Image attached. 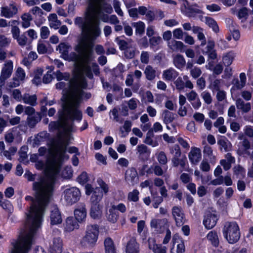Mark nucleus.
I'll use <instances>...</instances> for the list:
<instances>
[{"mask_svg":"<svg viewBox=\"0 0 253 253\" xmlns=\"http://www.w3.org/2000/svg\"><path fill=\"white\" fill-rule=\"evenodd\" d=\"M55 163V160L53 161L52 166L45 171L48 179H46L44 177H41L40 182L36 181L33 183V190L35 191L36 198L34 199L33 197L28 195L25 197L26 201L32 202L30 210V213L29 215H36V216H40L43 215L53 191L54 183L50 182L49 179L52 177L54 172L55 169L54 165Z\"/></svg>","mask_w":253,"mask_h":253,"instance_id":"f257e3e1","label":"nucleus"},{"mask_svg":"<svg viewBox=\"0 0 253 253\" xmlns=\"http://www.w3.org/2000/svg\"><path fill=\"white\" fill-rule=\"evenodd\" d=\"M100 22L98 19H95L92 23L90 27L87 28V31L89 32L92 39L85 38L78 44L75 46L74 49L80 54L83 51L86 50L87 53L84 56L83 64L82 71L89 80L94 78L93 73L96 76H98L100 73V68L96 62H92L91 66L90 64L94 59L93 47L94 40L100 36L101 33L100 28Z\"/></svg>","mask_w":253,"mask_h":253,"instance_id":"f03ea898","label":"nucleus"},{"mask_svg":"<svg viewBox=\"0 0 253 253\" xmlns=\"http://www.w3.org/2000/svg\"><path fill=\"white\" fill-rule=\"evenodd\" d=\"M42 216L28 215V218L32 220V225L26 234L19 237L14 246V248H17V252L18 253H28L31 250L34 240V237L40 226Z\"/></svg>","mask_w":253,"mask_h":253,"instance_id":"7ed1b4c3","label":"nucleus"},{"mask_svg":"<svg viewBox=\"0 0 253 253\" xmlns=\"http://www.w3.org/2000/svg\"><path fill=\"white\" fill-rule=\"evenodd\" d=\"M71 87L74 89L76 93L74 96L72 107L65 109L67 117L69 120L80 122L83 118V114L82 111L80 109V107L83 100L84 91L79 89L77 81L72 82Z\"/></svg>","mask_w":253,"mask_h":253,"instance_id":"20e7f679","label":"nucleus"},{"mask_svg":"<svg viewBox=\"0 0 253 253\" xmlns=\"http://www.w3.org/2000/svg\"><path fill=\"white\" fill-rule=\"evenodd\" d=\"M222 233L224 238L230 244L236 243L241 237L239 226L235 221L226 222L223 228Z\"/></svg>","mask_w":253,"mask_h":253,"instance_id":"39448f33","label":"nucleus"},{"mask_svg":"<svg viewBox=\"0 0 253 253\" xmlns=\"http://www.w3.org/2000/svg\"><path fill=\"white\" fill-rule=\"evenodd\" d=\"M99 226L97 224L87 226L85 235L83 237L81 243L84 246L94 247L98 240Z\"/></svg>","mask_w":253,"mask_h":253,"instance_id":"423d86ee","label":"nucleus"},{"mask_svg":"<svg viewBox=\"0 0 253 253\" xmlns=\"http://www.w3.org/2000/svg\"><path fill=\"white\" fill-rule=\"evenodd\" d=\"M63 196L66 205L72 206L80 200L81 192L78 188L72 187L65 189L63 192Z\"/></svg>","mask_w":253,"mask_h":253,"instance_id":"0eeeda50","label":"nucleus"},{"mask_svg":"<svg viewBox=\"0 0 253 253\" xmlns=\"http://www.w3.org/2000/svg\"><path fill=\"white\" fill-rule=\"evenodd\" d=\"M218 219L216 214L209 211L204 215L203 223L206 229H211L216 225Z\"/></svg>","mask_w":253,"mask_h":253,"instance_id":"6e6552de","label":"nucleus"},{"mask_svg":"<svg viewBox=\"0 0 253 253\" xmlns=\"http://www.w3.org/2000/svg\"><path fill=\"white\" fill-rule=\"evenodd\" d=\"M125 180L130 184L134 186L139 182V177L136 169L131 167L128 168L125 172Z\"/></svg>","mask_w":253,"mask_h":253,"instance_id":"1a4fd4ad","label":"nucleus"},{"mask_svg":"<svg viewBox=\"0 0 253 253\" xmlns=\"http://www.w3.org/2000/svg\"><path fill=\"white\" fill-rule=\"evenodd\" d=\"M50 224L52 226L61 224L62 222V218L61 211L56 205L53 207L50 213Z\"/></svg>","mask_w":253,"mask_h":253,"instance_id":"9d476101","label":"nucleus"},{"mask_svg":"<svg viewBox=\"0 0 253 253\" xmlns=\"http://www.w3.org/2000/svg\"><path fill=\"white\" fill-rule=\"evenodd\" d=\"M57 144L59 146V149L61 151L60 154V159L62 160L64 159L66 160L69 158L68 155L65 154L67 146L69 145V142L68 140H65L61 136H59L58 139L56 141Z\"/></svg>","mask_w":253,"mask_h":253,"instance_id":"9b49d317","label":"nucleus"},{"mask_svg":"<svg viewBox=\"0 0 253 253\" xmlns=\"http://www.w3.org/2000/svg\"><path fill=\"white\" fill-rule=\"evenodd\" d=\"M167 224V220L163 219H152L150 222V225L152 228H155L158 232L161 233L164 232Z\"/></svg>","mask_w":253,"mask_h":253,"instance_id":"f8f14e48","label":"nucleus"},{"mask_svg":"<svg viewBox=\"0 0 253 253\" xmlns=\"http://www.w3.org/2000/svg\"><path fill=\"white\" fill-rule=\"evenodd\" d=\"M180 157L173 156L171 159V162L172 166L175 168L178 167L179 166L180 167V171H186L185 168L186 164L188 163L186 156L184 155L180 159Z\"/></svg>","mask_w":253,"mask_h":253,"instance_id":"ddd939ff","label":"nucleus"},{"mask_svg":"<svg viewBox=\"0 0 253 253\" xmlns=\"http://www.w3.org/2000/svg\"><path fill=\"white\" fill-rule=\"evenodd\" d=\"M13 63L11 61L7 62L4 66L2 68L0 76V80L1 82L4 81L9 78L12 73Z\"/></svg>","mask_w":253,"mask_h":253,"instance_id":"4468645a","label":"nucleus"},{"mask_svg":"<svg viewBox=\"0 0 253 253\" xmlns=\"http://www.w3.org/2000/svg\"><path fill=\"white\" fill-rule=\"evenodd\" d=\"M190 162L192 164L196 165L201 160V150L199 148L192 147L188 155Z\"/></svg>","mask_w":253,"mask_h":253,"instance_id":"2eb2a0df","label":"nucleus"},{"mask_svg":"<svg viewBox=\"0 0 253 253\" xmlns=\"http://www.w3.org/2000/svg\"><path fill=\"white\" fill-rule=\"evenodd\" d=\"M172 214L174 218L176 225L180 227L184 223L183 218L184 213L182 212L180 207L174 206L172 209Z\"/></svg>","mask_w":253,"mask_h":253,"instance_id":"dca6fc26","label":"nucleus"},{"mask_svg":"<svg viewBox=\"0 0 253 253\" xmlns=\"http://www.w3.org/2000/svg\"><path fill=\"white\" fill-rule=\"evenodd\" d=\"M10 6L11 7V8H9L7 6L1 8V15L2 16H4L7 18H10L12 17L17 13L18 9L15 5L11 4Z\"/></svg>","mask_w":253,"mask_h":253,"instance_id":"f3484780","label":"nucleus"},{"mask_svg":"<svg viewBox=\"0 0 253 253\" xmlns=\"http://www.w3.org/2000/svg\"><path fill=\"white\" fill-rule=\"evenodd\" d=\"M74 216L78 222L84 221L86 216V210L85 206H82L76 208L74 210Z\"/></svg>","mask_w":253,"mask_h":253,"instance_id":"a211bd4d","label":"nucleus"},{"mask_svg":"<svg viewBox=\"0 0 253 253\" xmlns=\"http://www.w3.org/2000/svg\"><path fill=\"white\" fill-rule=\"evenodd\" d=\"M103 194L100 188L96 187L94 188L91 198L90 203L92 205H100L99 203L103 198Z\"/></svg>","mask_w":253,"mask_h":253,"instance_id":"6ab92c4d","label":"nucleus"},{"mask_svg":"<svg viewBox=\"0 0 253 253\" xmlns=\"http://www.w3.org/2000/svg\"><path fill=\"white\" fill-rule=\"evenodd\" d=\"M78 222L73 216L68 217L66 220L65 229L67 232H71L79 227Z\"/></svg>","mask_w":253,"mask_h":253,"instance_id":"aec40b11","label":"nucleus"},{"mask_svg":"<svg viewBox=\"0 0 253 253\" xmlns=\"http://www.w3.org/2000/svg\"><path fill=\"white\" fill-rule=\"evenodd\" d=\"M104 246L105 253H117V250L112 239L107 237L104 241Z\"/></svg>","mask_w":253,"mask_h":253,"instance_id":"412c9836","label":"nucleus"},{"mask_svg":"<svg viewBox=\"0 0 253 253\" xmlns=\"http://www.w3.org/2000/svg\"><path fill=\"white\" fill-rule=\"evenodd\" d=\"M63 250L62 240L60 237L54 238L51 247V253H62Z\"/></svg>","mask_w":253,"mask_h":253,"instance_id":"4be33fe9","label":"nucleus"},{"mask_svg":"<svg viewBox=\"0 0 253 253\" xmlns=\"http://www.w3.org/2000/svg\"><path fill=\"white\" fill-rule=\"evenodd\" d=\"M207 238L213 247L217 248L219 246V240L217 232L216 231H210L207 235Z\"/></svg>","mask_w":253,"mask_h":253,"instance_id":"5701e85b","label":"nucleus"},{"mask_svg":"<svg viewBox=\"0 0 253 253\" xmlns=\"http://www.w3.org/2000/svg\"><path fill=\"white\" fill-rule=\"evenodd\" d=\"M236 105L238 109L241 110L243 113H248L251 109L250 102L245 103L241 98H238L236 101Z\"/></svg>","mask_w":253,"mask_h":253,"instance_id":"b1692460","label":"nucleus"},{"mask_svg":"<svg viewBox=\"0 0 253 253\" xmlns=\"http://www.w3.org/2000/svg\"><path fill=\"white\" fill-rule=\"evenodd\" d=\"M119 217L118 211H116L112 206L106 212V217L107 220L112 223H116Z\"/></svg>","mask_w":253,"mask_h":253,"instance_id":"393cba45","label":"nucleus"},{"mask_svg":"<svg viewBox=\"0 0 253 253\" xmlns=\"http://www.w3.org/2000/svg\"><path fill=\"white\" fill-rule=\"evenodd\" d=\"M126 253H139V245L135 240L128 242L126 247Z\"/></svg>","mask_w":253,"mask_h":253,"instance_id":"a878e982","label":"nucleus"},{"mask_svg":"<svg viewBox=\"0 0 253 253\" xmlns=\"http://www.w3.org/2000/svg\"><path fill=\"white\" fill-rule=\"evenodd\" d=\"M101 206L100 205L91 204L90 215L93 219L99 218L101 214Z\"/></svg>","mask_w":253,"mask_h":253,"instance_id":"bb28decb","label":"nucleus"},{"mask_svg":"<svg viewBox=\"0 0 253 253\" xmlns=\"http://www.w3.org/2000/svg\"><path fill=\"white\" fill-rule=\"evenodd\" d=\"M163 75L166 80L173 81L178 76V73L173 69H169L165 70Z\"/></svg>","mask_w":253,"mask_h":253,"instance_id":"cd10ccee","label":"nucleus"},{"mask_svg":"<svg viewBox=\"0 0 253 253\" xmlns=\"http://www.w3.org/2000/svg\"><path fill=\"white\" fill-rule=\"evenodd\" d=\"M235 58V53L233 51H230L223 56L222 60L224 65L226 67L230 66Z\"/></svg>","mask_w":253,"mask_h":253,"instance_id":"c85d7f7f","label":"nucleus"},{"mask_svg":"<svg viewBox=\"0 0 253 253\" xmlns=\"http://www.w3.org/2000/svg\"><path fill=\"white\" fill-rule=\"evenodd\" d=\"M22 99L25 103L32 106H35L37 104V97L36 94L30 95L28 93H25Z\"/></svg>","mask_w":253,"mask_h":253,"instance_id":"c756f323","label":"nucleus"},{"mask_svg":"<svg viewBox=\"0 0 253 253\" xmlns=\"http://www.w3.org/2000/svg\"><path fill=\"white\" fill-rule=\"evenodd\" d=\"M162 42V38L160 36H153L149 39V42L150 47L154 51H156L159 49L158 45Z\"/></svg>","mask_w":253,"mask_h":253,"instance_id":"7c9ffc66","label":"nucleus"},{"mask_svg":"<svg viewBox=\"0 0 253 253\" xmlns=\"http://www.w3.org/2000/svg\"><path fill=\"white\" fill-rule=\"evenodd\" d=\"M175 66L179 69L183 68L186 64L185 60L183 55L178 54L176 55L173 59Z\"/></svg>","mask_w":253,"mask_h":253,"instance_id":"2f4dec72","label":"nucleus"},{"mask_svg":"<svg viewBox=\"0 0 253 253\" xmlns=\"http://www.w3.org/2000/svg\"><path fill=\"white\" fill-rule=\"evenodd\" d=\"M175 114L168 110H165L162 113V117L165 124H168L171 123L175 119Z\"/></svg>","mask_w":253,"mask_h":253,"instance_id":"473e14b6","label":"nucleus"},{"mask_svg":"<svg viewBox=\"0 0 253 253\" xmlns=\"http://www.w3.org/2000/svg\"><path fill=\"white\" fill-rule=\"evenodd\" d=\"M146 78L149 81L153 80L156 77V71L151 65H148L144 71Z\"/></svg>","mask_w":253,"mask_h":253,"instance_id":"72a5a7b5","label":"nucleus"},{"mask_svg":"<svg viewBox=\"0 0 253 253\" xmlns=\"http://www.w3.org/2000/svg\"><path fill=\"white\" fill-rule=\"evenodd\" d=\"M121 37L125 38L124 35L121 36ZM120 38L121 37H117L115 39V42L119 45L120 50L125 51L128 48V43L125 40L121 39Z\"/></svg>","mask_w":253,"mask_h":253,"instance_id":"f704fd0d","label":"nucleus"},{"mask_svg":"<svg viewBox=\"0 0 253 253\" xmlns=\"http://www.w3.org/2000/svg\"><path fill=\"white\" fill-rule=\"evenodd\" d=\"M223 66L220 64L218 63L216 64L213 68L212 75H209V79L212 80L216 78L217 76L221 74L223 71Z\"/></svg>","mask_w":253,"mask_h":253,"instance_id":"c9c22d12","label":"nucleus"},{"mask_svg":"<svg viewBox=\"0 0 253 253\" xmlns=\"http://www.w3.org/2000/svg\"><path fill=\"white\" fill-rule=\"evenodd\" d=\"M206 23L208 26L211 28L213 31H214L215 33H217L219 31V27L216 21L211 17H206Z\"/></svg>","mask_w":253,"mask_h":253,"instance_id":"e433bc0d","label":"nucleus"},{"mask_svg":"<svg viewBox=\"0 0 253 253\" xmlns=\"http://www.w3.org/2000/svg\"><path fill=\"white\" fill-rule=\"evenodd\" d=\"M21 18L23 20L22 27L25 29L28 28L30 26V21L33 19L31 15L29 13H25Z\"/></svg>","mask_w":253,"mask_h":253,"instance_id":"4c0bfd02","label":"nucleus"},{"mask_svg":"<svg viewBox=\"0 0 253 253\" xmlns=\"http://www.w3.org/2000/svg\"><path fill=\"white\" fill-rule=\"evenodd\" d=\"M133 26L135 28L136 34L142 35L144 33L145 25L143 22L139 21L137 22L133 23Z\"/></svg>","mask_w":253,"mask_h":253,"instance_id":"58836bf2","label":"nucleus"},{"mask_svg":"<svg viewBox=\"0 0 253 253\" xmlns=\"http://www.w3.org/2000/svg\"><path fill=\"white\" fill-rule=\"evenodd\" d=\"M99 7L100 10L108 14H111L113 12V8L111 5L104 0H102L99 2Z\"/></svg>","mask_w":253,"mask_h":253,"instance_id":"ea45409f","label":"nucleus"},{"mask_svg":"<svg viewBox=\"0 0 253 253\" xmlns=\"http://www.w3.org/2000/svg\"><path fill=\"white\" fill-rule=\"evenodd\" d=\"M208 81L210 83L209 88L211 89L212 91H217L220 89L221 80L214 79L211 80L209 79V77Z\"/></svg>","mask_w":253,"mask_h":253,"instance_id":"a19ab883","label":"nucleus"},{"mask_svg":"<svg viewBox=\"0 0 253 253\" xmlns=\"http://www.w3.org/2000/svg\"><path fill=\"white\" fill-rule=\"evenodd\" d=\"M49 21L54 22L52 25H50V27H53L55 29L58 28V26L61 25V21L57 19V15L55 13H51L48 17Z\"/></svg>","mask_w":253,"mask_h":253,"instance_id":"79ce46f5","label":"nucleus"},{"mask_svg":"<svg viewBox=\"0 0 253 253\" xmlns=\"http://www.w3.org/2000/svg\"><path fill=\"white\" fill-rule=\"evenodd\" d=\"M89 180V177L86 171H83L77 178V181L81 185H84Z\"/></svg>","mask_w":253,"mask_h":253,"instance_id":"37998d69","label":"nucleus"},{"mask_svg":"<svg viewBox=\"0 0 253 253\" xmlns=\"http://www.w3.org/2000/svg\"><path fill=\"white\" fill-rule=\"evenodd\" d=\"M139 191L136 189H133L132 192H130L128 194L127 199L130 201L136 202L139 200Z\"/></svg>","mask_w":253,"mask_h":253,"instance_id":"c03bdc74","label":"nucleus"},{"mask_svg":"<svg viewBox=\"0 0 253 253\" xmlns=\"http://www.w3.org/2000/svg\"><path fill=\"white\" fill-rule=\"evenodd\" d=\"M233 170L234 174L236 175H241L243 177L245 176L246 170L242 166L240 165L234 166Z\"/></svg>","mask_w":253,"mask_h":253,"instance_id":"a18cd8bd","label":"nucleus"},{"mask_svg":"<svg viewBox=\"0 0 253 253\" xmlns=\"http://www.w3.org/2000/svg\"><path fill=\"white\" fill-rule=\"evenodd\" d=\"M186 102V98L185 97L182 95L180 94L179 96V103L180 105V107L178 111V115L181 117H184L186 116V111H184V113H182V112H181V109L182 108V106L184 105V104Z\"/></svg>","mask_w":253,"mask_h":253,"instance_id":"49530a36","label":"nucleus"},{"mask_svg":"<svg viewBox=\"0 0 253 253\" xmlns=\"http://www.w3.org/2000/svg\"><path fill=\"white\" fill-rule=\"evenodd\" d=\"M97 182L99 185V187H98L100 188L103 193H104L105 194H107L109 191V187L108 184H106L104 180L100 178L97 179Z\"/></svg>","mask_w":253,"mask_h":253,"instance_id":"de8ad7c7","label":"nucleus"},{"mask_svg":"<svg viewBox=\"0 0 253 253\" xmlns=\"http://www.w3.org/2000/svg\"><path fill=\"white\" fill-rule=\"evenodd\" d=\"M157 158L159 163L161 165H165L167 163V157L164 151H160L158 153Z\"/></svg>","mask_w":253,"mask_h":253,"instance_id":"09e8293b","label":"nucleus"},{"mask_svg":"<svg viewBox=\"0 0 253 253\" xmlns=\"http://www.w3.org/2000/svg\"><path fill=\"white\" fill-rule=\"evenodd\" d=\"M152 195H153V207L157 209L158 208L159 205L163 201V198L162 196H159L157 195V193H156V196H154V194L151 192Z\"/></svg>","mask_w":253,"mask_h":253,"instance_id":"8fccbe9b","label":"nucleus"},{"mask_svg":"<svg viewBox=\"0 0 253 253\" xmlns=\"http://www.w3.org/2000/svg\"><path fill=\"white\" fill-rule=\"evenodd\" d=\"M14 39L16 40L18 44L21 47L25 46L27 42V38L25 34L19 36L18 38H16Z\"/></svg>","mask_w":253,"mask_h":253,"instance_id":"3c124183","label":"nucleus"},{"mask_svg":"<svg viewBox=\"0 0 253 253\" xmlns=\"http://www.w3.org/2000/svg\"><path fill=\"white\" fill-rule=\"evenodd\" d=\"M81 58V55L80 54H79L75 52H71L69 53V58L67 59V61L76 63L80 61Z\"/></svg>","mask_w":253,"mask_h":253,"instance_id":"603ef678","label":"nucleus"},{"mask_svg":"<svg viewBox=\"0 0 253 253\" xmlns=\"http://www.w3.org/2000/svg\"><path fill=\"white\" fill-rule=\"evenodd\" d=\"M137 150L138 152L141 154H147L148 155L150 154V151L147 146L144 144H140L137 146Z\"/></svg>","mask_w":253,"mask_h":253,"instance_id":"864d4df0","label":"nucleus"},{"mask_svg":"<svg viewBox=\"0 0 253 253\" xmlns=\"http://www.w3.org/2000/svg\"><path fill=\"white\" fill-rule=\"evenodd\" d=\"M0 206L3 209L6 210L7 211H10L12 207L10 202L7 200H5L4 201L0 200Z\"/></svg>","mask_w":253,"mask_h":253,"instance_id":"5fc2aeb1","label":"nucleus"},{"mask_svg":"<svg viewBox=\"0 0 253 253\" xmlns=\"http://www.w3.org/2000/svg\"><path fill=\"white\" fill-rule=\"evenodd\" d=\"M170 153L174 154L173 156L180 157L181 155V151L179 145H174L170 149Z\"/></svg>","mask_w":253,"mask_h":253,"instance_id":"6e6d98bb","label":"nucleus"},{"mask_svg":"<svg viewBox=\"0 0 253 253\" xmlns=\"http://www.w3.org/2000/svg\"><path fill=\"white\" fill-rule=\"evenodd\" d=\"M114 8L115 12L120 16H123L124 13L121 8V3L118 0H115L114 2Z\"/></svg>","mask_w":253,"mask_h":253,"instance_id":"4d7b16f0","label":"nucleus"},{"mask_svg":"<svg viewBox=\"0 0 253 253\" xmlns=\"http://www.w3.org/2000/svg\"><path fill=\"white\" fill-rule=\"evenodd\" d=\"M203 153L205 156L208 157L210 158L213 156L212 148L208 145H206L204 147Z\"/></svg>","mask_w":253,"mask_h":253,"instance_id":"13d9d810","label":"nucleus"},{"mask_svg":"<svg viewBox=\"0 0 253 253\" xmlns=\"http://www.w3.org/2000/svg\"><path fill=\"white\" fill-rule=\"evenodd\" d=\"M138 44L141 48H146L149 46V42L146 36L139 39L138 41Z\"/></svg>","mask_w":253,"mask_h":253,"instance_id":"bf43d9fd","label":"nucleus"},{"mask_svg":"<svg viewBox=\"0 0 253 253\" xmlns=\"http://www.w3.org/2000/svg\"><path fill=\"white\" fill-rule=\"evenodd\" d=\"M174 84L177 89L180 91L184 89L185 86L184 83L181 77H178L174 82Z\"/></svg>","mask_w":253,"mask_h":253,"instance_id":"052dcab7","label":"nucleus"},{"mask_svg":"<svg viewBox=\"0 0 253 253\" xmlns=\"http://www.w3.org/2000/svg\"><path fill=\"white\" fill-rule=\"evenodd\" d=\"M113 208H114L116 211H120L122 213H125L126 211V208L125 205L124 203H119L117 205H112Z\"/></svg>","mask_w":253,"mask_h":253,"instance_id":"680f3d73","label":"nucleus"},{"mask_svg":"<svg viewBox=\"0 0 253 253\" xmlns=\"http://www.w3.org/2000/svg\"><path fill=\"white\" fill-rule=\"evenodd\" d=\"M50 32L47 27L42 26L41 28V37L43 39H46L48 38Z\"/></svg>","mask_w":253,"mask_h":253,"instance_id":"e2e57ef3","label":"nucleus"},{"mask_svg":"<svg viewBox=\"0 0 253 253\" xmlns=\"http://www.w3.org/2000/svg\"><path fill=\"white\" fill-rule=\"evenodd\" d=\"M197 37L198 40L201 41V43L200 45H197V47H196V48H199L200 46L203 47L206 44V39L203 32H198Z\"/></svg>","mask_w":253,"mask_h":253,"instance_id":"0e129e2a","label":"nucleus"},{"mask_svg":"<svg viewBox=\"0 0 253 253\" xmlns=\"http://www.w3.org/2000/svg\"><path fill=\"white\" fill-rule=\"evenodd\" d=\"M183 35L182 30L180 28H176L173 31V36L176 39H182Z\"/></svg>","mask_w":253,"mask_h":253,"instance_id":"69168bd1","label":"nucleus"},{"mask_svg":"<svg viewBox=\"0 0 253 253\" xmlns=\"http://www.w3.org/2000/svg\"><path fill=\"white\" fill-rule=\"evenodd\" d=\"M149 57L148 52L143 51L140 56L141 62L143 64H148L149 63Z\"/></svg>","mask_w":253,"mask_h":253,"instance_id":"338daca9","label":"nucleus"},{"mask_svg":"<svg viewBox=\"0 0 253 253\" xmlns=\"http://www.w3.org/2000/svg\"><path fill=\"white\" fill-rule=\"evenodd\" d=\"M47 47L43 43H38L37 46V51L40 54H45L47 52Z\"/></svg>","mask_w":253,"mask_h":253,"instance_id":"774afa93","label":"nucleus"}]
</instances>
